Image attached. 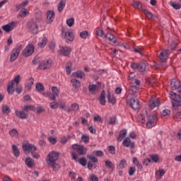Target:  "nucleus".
<instances>
[{
    "mask_svg": "<svg viewBox=\"0 0 181 181\" xmlns=\"http://www.w3.org/2000/svg\"><path fill=\"white\" fill-rule=\"evenodd\" d=\"M42 22V15H39L38 17L30 19L27 23V28L29 29L31 33L36 34L37 30H39V24Z\"/></svg>",
    "mask_w": 181,
    "mask_h": 181,
    "instance_id": "f257e3e1",
    "label": "nucleus"
},
{
    "mask_svg": "<svg viewBox=\"0 0 181 181\" xmlns=\"http://www.w3.org/2000/svg\"><path fill=\"white\" fill-rule=\"evenodd\" d=\"M52 93L50 92L42 93V95H44V97H47V98H49L51 101H56L57 97H59V94H60V92L59 91V89L57 88V87L52 86Z\"/></svg>",
    "mask_w": 181,
    "mask_h": 181,
    "instance_id": "f03ea898",
    "label": "nucleus"
},
{
    "mask_svg": "<svg viewBox=\"0 0 181 181\" xmlns=\"http://www.w3.org/2000/svg\"><path fill=\"white\" fill-rule=\"evenodd\" d=\"M170 98L173 100L172 104L173 107L177 110L178 107L181 105V97L180 95L176 94L175 92H170Z\"/></svg>",
    "mask_w": 181,
    "mask_h": 181,
    "instance_id": "7ed1b4c3",
    "label": "nucleus"
},
{
    "mask_svg": "<svg viewBox=\"0 0 181 181\" xmlns=\"http://www.w3.org/2000/svg\"><path fill=\"white\" fill-rule=\"evenodd\" d=\"M156 122H158V117L155 114H151L147 116V128H153L156 125Z\"/></svg>",
    "mask_w": 181,
    "mask_h": 181,
    "instance_id": "20e7f679",
    "label": "nucleus"
},
{
    "mask_svg": "<svg viewBox=\"0 0 181 181\" xmlns=\"http://www.w3.org/2000/svg\"><path fill=\"white\" fill-rule=\"evenodd\" d=\"M57 159H59V152L52 151L47 156V165L54 163L57 162Z\"/></svg>",
    "mask_w": 181,
    "mask_h": 181,
    "instance_id": "39448f33",
    "label": "nucleus"
},
{
    "mask_svg": "<svg viewBox=\"0 0 181 181\" xmlns=\"http://www.w3.org/2000/svg\"><path fill=\"white\" fill-rule=\"evenodd\" d=\"M21 50L22 46L21 45H16L11 54L10 62H15L16 59H18Z\"/></svg>",
    "mask_w": 181,
    "mask_h": 181,
    "instance_id": "423d86ee",
    "label": "nucleus"
},
{
    "mask_svg": "<svg viewBox=\"0 0 181 181\" xmlns=\"http://www.w3.org/2000/svg\"><path fill=\"white\" fill-rule=\"evenodd\" d=\"M133 70H139V71H145L146 70V64L145 62H133L130 66Z\"/></svg>",
    "mask_w": 181,
    "mask_h": 181,
    "instance_id": "0eeeda50",
    "label": "nucleus"
},
{
    "mask_svg": "<svg viewBox=\"0 0 181 181\" xmlns=\"http://www.w3.org/2000/svg\"><path fill=\"white\" fill-rule=\"evenodd\" d=\"M62 37L65 39L66 43H69V42H73V40H74V33H73V31L70 30H62Z\"/></svg>",
    "mask_w": 181,
    "mask_h": 181,
    "instance_id": "6e6552de",
    "label": "nucleus"
},
{
    "mask_svg": "<svg viewBox=\"0 0 181 181\" xmlns=\"http://www.w3.org/2000/svg\"><path fill=\"white\" fill-rule=\"evenodd\" d=\"M36 146L32 144L26 143L23 144V150L25 153H32L36 151Z\"/></svg>",
    "mask_w": 181,
    "mask_h": 181,
    "instance_id": "1a4fd4ad",
    "label": "nucleus"
},
{
    "mask_svg": "<svg viewBox=\"0 0 181 181\" xmlns=\"http://www.w3.org/2000/svg\"><path fill=\"white\" fill-rule=\"evenodd\" d=\"M15 114L16 116L21 118V119H26V118L29 117V112H28L24 107L21 110H16L15 111Z\"/></svg>",
    "mask_w": 181,
    "mask_h": 181,
    "instance_id": "9d476101",
    "label": "nucleus"
},
{
    "mask_svg": "<svg viewBox=\"0 0 181 181\" xmlns=\"http://www.w3.org/2000/svg\"><path fill=\"white\" fill-rule=\"evenodd\" d=\"M160 105V100L159 98L152 97L149 100L148 107L151 110H153V108H158Z\"/></svg>",
    "mask_w": 181,
    "mask_h": 181,
    "instance_id": "9b49d317",
    "label": "nucleus"
},
{
    "mask_svg": "<svg viewBox=\"0 0 181 181\" xmlns=\"http://www.w3.org/2000/svg\"><path fill=\"white\" fill-rule=\"evenodd\" d=\"M33 52H35V47L32 44H29L23 51V56H24V57H29Z\"/></svg>",
    "mask_w": 181,
    "mask_h": 181,
    "instance_id": "f8f14e48",
    "label": "nucleus"
},
{
    "mask_svg": "<svg viewBox=\"0 0 181 181\" xmlns=\"http://www.w3.org/2000/svg\"><path fill=\"white\" fill-rule=\"evenodd\" d=\"M72 148L79 153V155H86V153H87V149L83 146L74 144L72 145Z\"/></svg>",
    "mask_w": 181,
    "mask_h": 181,
    "instance_id": "ddd939ff",
    "label": "nucleus"
},
{
    "mask_svg": "<svg viewBox=\"0 0 181 181\" xmlns=\"http://www.w3.org/2000/svg\"><path fill=\"white\" fill-rule=\"evenodd\" d=\"M105 39H107V40H109V42H111L112 46H119V42H118V40H117V38H115L114 35H112L110 33H107L105 35Z\"/></svg>",
    "mask_w": 181,
    "mask_h": 181,
    "instance_id": "4468645a",
    "label": "nucleus"
},
{
    "mask_svg": "<svg viewBox=\"0 0 181 181\" xmlns=\"http://www.w3.org/2000/svg\"><path fill=\"white\" fill-rule=\"evenodd\" d=\"M171 88L173 90H177V93L181 95V83L180 81L173 79L171 81Z\"/></svg>",
    "mask_w": 181,
    "mask_h": 181,
    "instance_id": "2eb2a0df",
    "label": "nucleus"
},
{
    "mask_svg": "<svg viewBox=\"0 0 181 181\" xmlns=\"http://www.w3.org/2000/svg\"><path fill=\"white\" fill-rule=\"evenodd\" d=\"M71 156H72V159H74V160H76V162H78L80 163V165H81L82 166H86L87 160L86 159V158H81L78 160V157L77 156V154L74 152L71 153Z\"/></svg>",
    "mask_w": 181,
    "mask_h": 181,
    "instance_id": "dca6fc26",
    "label": "nucleus"
},
{
    "mask_svg": "<svg viewBox=\"0 0 181 181\" xmlns=\"http://www.w3.org/2000/svg\"><path fill=\"white\" fill-rule=\"evenodd\" d=\"M122 145L123 146H125V148H130V149H134L135 148V143L131 141L129 137H127L123 140Z\"/></svg>",
    "mask_w": 181,
    "mask_h": 181,
    "instance_id": "f3484780",
    "label": "nucleus"
},
{
    "mask_svg": "<svg viewBox=\"0 0 181 181\" xmlns=\"http://www.w3.org/2000/svg\"><path fill=\"white\" fill-rule=\"evenodd\" d=\"M52 67V60L46 59L42 61L39 66L40 70H46L47 69H50Z\"/></svg>",
    "mask_w": 181,
    "mask_h": 181,
    "instance_id": "a211bd4d",
    "label": "nucleus"
},
{
    "mask_svg": "<svg viewBox=\"0 0 181 181\" xmlns=\"http://www.w3.org/2000/svg\"><path fill=\"white\" fill-rule=\"evenodd\" d=\"M129 104L133 110H139V108L141 107V105H139V100H138V99H135L134 98H132L129 100Z\"/></svg>",
    "mask_w": 181,
    "mask_h": 181,
    "instance_id": "6ab92c4d",
    "label": "nucleus"
},
{
    "mask_svg": "<svg viewBox=\"0 0 181 181\" xmlns=\"http://www.w3.org/2000/svg\"><path fill=\"white\" fill-rule=\"evenodd\" d=\"M169 58V51L166 49H163L158 56V59H160L162 63H165Z\"/></svg>",
    "mask_w": 181,
    "mask_h": 181,
    "instance_id": "aec40b11",
    "label": "nucleus"
},
{
    "mask_svg": "<svg viewBox=\"0 0 181 181\" xmlns=\"http://www.w3.org/2000/svg\"><path fill=\"white\" fill-rule=\"evenodd\" d=\"M71 53V47H62L60 49V54L62 56H69Z\"/></svg>",
    "mask_w": 181,
    "mask_h": 181,
    "instance_id": "412c9836",
    "label": "nucleus"
},
{
    "mask_svg": "<svg viewBox=\"0 0 181 181\" xmlns=\"http://www.w3.org/2000/svg\"><path fill=\"white\" fill-rule=\"evenodd\" d=\"M13 28H15V23L13 22L2 26L3 30L6 32L7 33L11 32V30H13Z\"/></svg>",
    "mask_w": 181,
    "mask_h": 181,
    "instance_id": "4be33fe9",
    "label": "nucleus"
},
{
    "mask_svg": "<svg viewBox=\"0 0 181 181\" xmlns=\"http://www.w3.org/2000/svg\"><path fill=\"white\" fill-rule=\"evenodd\" d=\"M54 21V11H48L47 12V23H52Z\"/></svg>",
    "mask_w": 181,
    "mask_h": 181,
    "instance_id": "5701e85b",
    "label": "nucleus"
},
{
    "mask_svg": "<svg viewBox=\"0 0 181 181\" xmlns=\"http://www.w3.org/2000/svg\"><path fill=\"white\" fill-rule=\"evenodd\" d=\"M107 100L110 104H115L117 103V98H115V96H114V93L112 92H108L107 93Z\"/></svg>",
    "mask_w": 181,
    "mask_h": 181,
    "instance_id": "b1692460",
    "label": "nucleus"
},
{
    "mask_svg": "<svg viewBox=\"0 0 181 181\" xmlns=\"http://www.w3.org/2000/svg\"><path fill=\"white\" fill-rule=\"evenodd\" d=\"M71 84L74 90H77V88H80L81 86V82L76 78L71 80Z\"/></svg>",
    "mask_w": 181,
    "mask_h": 181,
    "instance_id": "393cba45",
    "label": "nucleus"
},
{
    "mask_svg": "<svg viewBox=\"0 0 181 181\" xmlns=\"http://www.w3.org/2000/svg\"><path fill=\"white\" fill-rule=\"evenodd\" d=\"M72 76L77 78H86V74H84L82 71H78L76 72H74V74H72Z\"/></svg>",
    "mask_w": 181,
    "mask_h": 181,
    "instance_id": "a878e982",
    "label": "nucleus"
},
{
    "mask_svg": "<svg viewBox=\"0 0 181 181\" xmlns=\"http://www.w3.org/2000/svg\"><path fill=\"white\" fill-rule=\"evenodd\" d=\"M25 163L27 165L28 168H33V165H35V160L30 157H28L25 158Z\"/></svg>",
    "mask_w": 181,
    "mask_h": 181,
    "instance_id": "bb28decb",
    "label": "nucleus"
},
{
    "mask_svg": "<svg viewBox=\"0 0 181 181\" xmlns=\"http://www.w3.org/2000/svg\"><path fill=\"white\" fill-rule=\"evenodd\" d=\"M78 110H80L78 104L73 103L71 105V107L68 109V112H71V111H74L75 112H77V111H78Z\"/></svg>",
    "mask_w": 181,
    "mask_h": 181,
    "instance_id": "cd10ccee",
    "label": "nucleus"
},
{
    "mask_svg": "<svg viewBox=\"0 0 181 181\" xmlns=\"http://www.w3.org/2000/svg\"><path fill=\"white\" fill-rule=\"evenodd\" d=\"M64 8H66V1H64V0H61L58 4L57 10L59 13H61L63 12V9H64Z\"/></svg>",
    "mask_w": 181,
    "mask_h": 181,
    "instance_id": "c85d7f7f",
    "label": "nucleus"
},
{
    "mask_svg": "<svg viewBox=\"0 0 181 181\" xmlns=\"http://www.w3.org/2000/svg\"><path fill=\"white\" fill-rule=\"evenodd\" d=\"M105 165L107 169H111V170H113L114 169H115V166L114 165L112 162H111V160H105Z\"/></svg>",
    "mask_w": 181,
    "mask_h": 181,
    "instance_id": "c756f323",
    "label": "nucleus"
},
{
    "mask_svg": "<svg viewBox=\"0 0 181 181\" xmlns=\"http://www.w3.org/2000/svg\"><path fill=\"white\" fill-rule=\"evenodd\" d=\"M127 136V129H123L120 131L119 137L117 139L118 142H121L124 138Z\"/></svg>",
    "mask_w": 181,
    "mask_h": 181,
    "instance_id": "7c9ffc66",
    "label": "nucleus"
},
{
    "mask_svg": "<svg viewBox=\"0 0 181 181\" xmlns=\"http://www.w3.org/2000/svg\"><path fill=\"white\" fill-rule=\"evenodd\" d=\"M66 74H71V71L73 70V64H71V62H69L66 63Z\"/></svg>",
    "mask_w": 181,
    "mask_h": 181,
    "instance_id": "2f4dec72",
    "label": "nucleus"
},
{
    "mask_svg": "<svg viewBox=\"0 0 181 181\" xmlns=\"http://www.w3.org/2000/svg\"><path fill=\"white\" fill-rule=\"evenodd\" d=\"M21 83V75H17L15 76L14 79L11 81L12 86H18Z\"/></svg>",
    "mask_w": 181,
    "mask_h": 181,
    "instance_id": "473e14b6",
    "label": "nucleus"
},
{
    "mask_svg": "<svg viewBox=\"0 0 181 181\" xmlns=\"http://www.w3.org/2000/svg\"><path fill=\"white\" fill-rule=\"evenodd\" d=\"M47 44V38L43 37L42 40L38 43V47H40V49H43L45 46Z\"/></svg>",
    "mask_w": 181,
    "mask_h": 181,
    "instance_id": "72a5a7b5",
    "label": "nucleus"
},
{
    "mask_svg": "<svg viewBox=\"0 0 181 181\" xmlns=\"http://www.w3.org/2000/svg\"><path fill=\"white\" fill-rule=\"evenodd\" d=\"M80 37H81V39H88V37H90V33H88L87 30H83L80 33Z\"/></svg>",
    "mask_w": 181,
    "mask_h": 181,
    "instance_id": "f704fd0d",
    "label": "nucleus"
},
{
    "mask_svg": "<svg viewBox=\"0 0 181 181\" xmlns=\"http://www.w3.org/2000/svg\"><path fill=\"white\" fill-rule=\"evenodd\" d=\"M48 166H51V168H52V169H53V170H54V172H56L59 169H60V165H59V163H57L56 162H54L51 164H48Z\"/></svg>",
    "mask_w": 181,
    "mask_h": 181,
    "instance_id": "c9c22d12",
    "label": "nucleus"
},
{
    "mask_svg": "<svg viewBox=\"0 0 181 181\" xmlns=\"http://www.w3.org/2000/svg\"><path fill=\"white\" fill-rule=\"evenodd\" d=\"M100 100L101 105H105V92L104 90L100 94Z\"/></svg>",
    "mask_w": 181,
    "mask_h": 181,
    "instance_id": "e433bc0d",
    "label": "nucleus"
},
{
    "mask_svg": "<svg viewBox=\"0 0 181 181\" xmlns=\"http://www.w3.org/2000/svg\"><path fill=\"white\" fill-rule=\"evenodd\" d=\"M127 165L128 164L127 163V160L123 159V160H120L118 168H119V169H125V168H127Z\"/></svg>",
    "mask_w": 181,
    "mask_h": 181,
    "instance_id": "4c0bfd02",
    "label": "nucleus"
},
{
    "mask_svg": "<svg viewBox=\"0 0 181 181\" xmlns=\"http://www.w3.org/2000/svg\"><path fill=\"white\" fill-rule=\"evenodd\" d=\"M28 13H29V11H28V9L26 8H23L19 12L18 16H20L21 18H25L26 15H28Z\"/></svg>",
    "mask_w": 181,
    "mask_h": 181,
    "instance_id": "58836bf2",
    "label": "nucleus"
},
{
    "mask_svg": "<svg viewBox=\"0 0 181 181\" xmlns=\"http://www.w3.org/2000/svg\"><path fill=\"white\" fill-rule=\"evenodd\" d=\"M49 107L51 110H57V108H59V103L56 102V100H53L52 103H49Z\"/></svg>",
    "mask_w": 181,
    "mask_h": 181,
    "instance_id": "ea45409f",
    "label": "nucleus"
},
{
    "mask_svg": "<svg viewBox=\"0 0 181 181\" xmlns=\"http://www.w3.org/2000/svg\"><path fill=\"white\" fill-rule=\"evenodd\" d=\"M89 91L91 94H95L98 90L97 89V86L95 85H90L89 86Z\"/></svg>",
    "mask_w": 181,
    "mask_h": 181,
    "instance_id": "a19ab883",
    "label": "nucleus"
},
{
    "mask_svg": "<svg viewBox=\"0 0 181 181\" xmlns=\"http://www.w3.org/2000/svg\"><path fill=\"white\" fill-rule=\"evenodd\" d=\"M12 149H13V154L15 156L18 157L21 155V151H19V149L18 148V147L16 145L12 146Z\"/></svg>",
    "mask_w": 181,
    "mask_h": 181,
    "instance_id": "79ce46f5",
    "label": "nucleus"
},
{
    "mask_svg": "<svg viewBox=\"0 0 181 181\" xmlns=\"http://www.w3.org/2000/svg\"><path fill=\"white\" fill-rule=\"evenodd\" d=\"M139 84H141V81H139L138 79H134L131 82L132 88H135V87H138V86H139Z\"/></svg>",
    "mask_w": 181,
    "mask_h": 181,
    "instance_id": "37998d69",
    "label": "nucleus"
},
{
    "mask_svg": "<svg viewBox=\"0 0 181 181\" xmlns=\"http://www.w3.org/2000/svg\"><path fill=\"white\" fill-rule=\"evenodd\" d=\"M93 156L103 158V156H104V152H103V151H100V150L94 151H93Z\"/></svg>",
    "mask_w": 181,
    "mask_h": 181,
    "instance_id": "c03bdc74",
    "label": "nucleus"
},
{
    "mask_svg": "<svg viewBox=\"0 0 181 181\" xmlns=\"http://www.w3.org/2000/svg\"><path fill=\"white\" fill-rule=\"evenodd\" d=\"M144 13L146 17H147L148 19H153V14L152 13L149 12L148 10H144Z\"/></svg>",
    "mask_w": 181,
    "mask_h": 181,
    "instance_id": "a18cd8bd",
    "label": "nucleus"
},
{
    "mask_svg": "<svg viewBox=\"0 0 181 181\" xmlns=\"http://www.w3.org/2000/svg\"><path fill=\"white\" fill-rule=\"evenodd\" d=\"M33 83H35V79H33V78H30L29 80L28 81V84H27L28 90H31Z\"/></svg>",
    "mask_w": 181,
    "mask_h": 181,
    "instance_id": "49530a36",
    "label": "nucleus"
},
{
    "mask_svg": "<svg viewBox=\"0 0 181 181\" xmlns=\"http://www.w3.org/2000/svg\"><path fill=\"white\" fill-rule=\"evenodd\" d=\"M2 111L4 114L8 115L11 112V108L8 105H4L2 107Z\"/></svg>",
    "mask_w": 181,
    "mask_h": 181,
    "instance_id": "de8ad7c7",
    "label": "nucleus"
},
{
    "mask_svg": "<svg viewBox=\"0 0 181 181\" xmlns=\"http://www.w3.org/2000/svg\"><path fill=\"white\" fill-rule=\"evenodd\" d=\"M95 35L96 36H100V37H103V39L105 37V35H104V31H103V30H96Z\"/></svg>",
    "mask_w": 181,
    "mask_h": 181,
    "instance_id": "09e8293b",
    "label": "nucleus"
},
{
    "mask_svg": "<svg viewBox=\"0 0 181 181\" xmlns=\"http://www.w3.org/2000/svg\"><path fill=\"white\" fill-rule=\"evenodd\" d=\"M133 52H135V53H139V54H141V56L144 54V50L139 47H134Z\"/></svg>",
    "mask_w": 181,
    "mask_h": 181,
    "instance_id": "8fccbe9b",
    "label": "nucleus"
},
{
    "mask_svg": "<svg viewBox=\"0 0 181 181\" xmlns=\"http://www.w3.org/2000/svg\"><path fill=\"white\" fill-rule=\"evenodd\" d=\"M165 172L164 169H159V170L156 173V176L160 178L165 175Z\"/></svg>",
    "mask_w": 181,
    "mask_h": 181,
    "instance_id": "3c124183",
    "label": "nucleus"
},
{
    "mask_svg": "<svg viewBox=\"0 0 181 181\" xmlns=\"http://www.w3.org/2000/svg\"><path fill=\"white\" fill-rule=\"evenodd\" d=\"M15 87L16 86L15 85H12V83H11V85L8 86L7 91L8 94H13V91H15Z\"/></svg>",
    "mask_w": 181,
    "mask_h": 181,
    "instance_id": "603ef678",
    "label": "nucleus"
},
{
    "mask_svg": "<svg viewBox=\"0 0 181 181\" xmlns=\"http://www.w3.org/2000/svg\"><path fill=\"white\" fill-rule=\"evenodd\" d=\"M108 124L109 125H115V124H117V117L113 116L112 117H110Z\"/></svg>",
    "mask_w": 181,
    "mask_h": 181,
    "instance_id": "864d4df0",
    "label": "nucleus"
},
{
    "mask_svg": "<svg viewBox=\"0 0 181 181\" xmlns=\"http://www.w3.org/2000/svg\"><path fill=\"white\" fill-rule=\"evenodd\" d=\"M37 91H43L45 90V86L40 83H37L35 86Z\"/></svg>",
    "mask_w": 181,
    "mask_h": 181,
    "instance_id": "5fc2aeb1",
    "label": "nucleus"
},
{
    "mask_svg": "<svg viewBox=\"0 0 181 181\" xmlns=\"http://www.w3.org/2000/svg\"><path fill=\"white\" fill-rule=\"evenodd\" d=\"M81 141L82 142H84L85 144H88L90 142V137L87 135H82L81 136Z\"/></svg>",
    "mask_w": 181,
    "mask_h": 181,
    "instance_id": "6e6d98bb",
    "label": "nucleus"
},
{
    "mask_svg": "<svg viewBox=\"0 0 181 181\" xmlns=\"http://www.w3.org/2000/svg\"><path fill=\"white\" fill-rule=\"evenodd\" d=\"M48 141L49 143L52 144V145H54L57 142V138L53 137V136H49V137H48Z\"/></svg>",
    "mask_w": 181,
    "mask_h": 181,
    "instance_id": "4d7b16f0",
    "label": "nucleus"
},
{
    "mask_svg": "<svg viewBox=\"0 0 181 181\" xmlns=\"http://www.w3.org/2000/svg\"><path fill=\"white\" fill-rule=\"evenodd\" d=\"M66 25H68V26L71 28V26H73V25H74V18H71L66 20Z\"/></svg>",
    "mask_w": 181,
    "mask_h": 181,
    "instance_id": "13d9d810",
    "label": "nucleus"
},
{
    "mask_svg": "<svg viewBox=\"0 0 181 181\" xmlns=\"http://www.w3.org/2000/svg\"><path fill=\"white\" fill-rule=\"evenodd\" d=\"M135 172H136V168L135 167H130L129 169V176H134Z\"/></svg>",
    "mask_w": 181,
    "mask_h": 181,
    "instance_id": "bf43d9fd",
    "label": "nucleus"
},
{
    "mask_svg": "<svg viewBox=\"0 0 181 181\" xmlns=\"http://www.w3.org/2000/svg\"><path fill=\"white\" fill-rule=\"evenodd\" d=\"M133 6H134V8H137V9H142V4L138 1H134L133 3Z\"/></svg>",
    "mask_w": 181,
    "mask_h": 181,
    "instance_id": "052dcab7",
    "label": "nucleus"
},
{
    "mask_svg": "<svg viewBox=\"0 0 181 181\" xmlns=\"http://www.w3.org/2000/svg\"><path fill=\"white\" fill-rule=\"evenodd\" d=\"M171 6H173V8H174V9H180L181 8V5L180 4V3L177 2H173Z\"/></svg>",
    "mask_w": 181,
    "mask_h": 181,
    "instance_id": "680f3d73",
    "label": "nucleus"
},
{
    "mask_svg": "<svg viewBox=\"0 0 181 181\" xmlns=\"http://www.w3.org/2000/svg\"><path fill=\"white\" fill-rule=\"evenodd\" d=\"M9 134L11 135V136H17L18 131L16 129H13L9 132Z\"/></svg>",
    "mask_w": 181,
    "mask_h": 181,
    "instance_id": "e2e57ef3",
    "label": "nucleus"
},
{
    "mask_svg": "<svg viewBox=\"0 0 181 181\" xmlns=\"http://www.w3.org/2000/svg\"><path fill=\"white\" fill-rule=\"evenodd\" d=\"M138 120L139 121V122H141V124H145V116H144V115H139L138 116Z\"/></svg>",
    "mask_w": 181,
    "mask_h": 181,
    "instance_id": "0e129e2a",
    "label": "nucleus"
},
{
    "mask_svg": "<svg viewBox=\"0 0 181 181\" xmlns=\"http://www.w3.org/2000/svg\"><path fill=\"white\" fill-rule=\"evenodd\" d=\"M150 158L153 162H158L159 160V156L158 155H151Z\"/></svg>",
    "mask_w": 181,
    "mask_h": 181,
    "instance_id": "69168bd1",
    "label": "nucleus"
},
{
    "mask_svg": "<svg viewBox=\"0 0 181 181\" xmlns=\"http://www.w3.org/2000/svg\"><path fill=\"white\" fill-rule=\"evenodd\" d=\"M161 115H163V117H166V115H170V110L168 109L163 110L161 112Z\"/></svg>",
    "mask_w": 181,
    "mask_h": 181,
    "instance_id": "338daca9",
    "label": "nucleus"
},
{
    "mask_svg": "<svg viewBox=\"0 0 181 181\" xmlns=\"http://www.w3.org/2000/svg\"><path fill=\"white\" fill-rule=\"evenodd\" d=\"M108 149L111 155H115V147L114 146H110Z\"/></svg>",
    "mask_w": 181,
    "mask_h": 181,
    "instance_id": "774afa93",
    "label": "nucleus"
}]
</instances>
